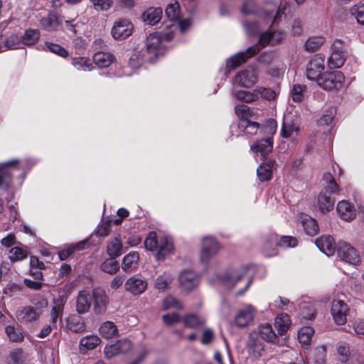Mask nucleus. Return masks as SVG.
<instances>
[{
  "instance_id": "1",
  "label": "nucleus",
  "mask_w": 364,
  "mask_h": 364,
  "mask_svg": "<svg viewBox=\"0 0 364 364\" xmlns=\"http://www.w3.org/2000/svg\"><path fill=\"white\" fill-rule=\"evenodd\" d=\"M248 266H241L240 267L228 269L223 277V284L230 289L235 287L237 284L243 283L242 288L238 291L237 295H242L249 288L252 283V279L247 277Z\"/></svg>"
},
{
  "instance_id": "2",
  "label": "nucleus",
  "mask_w": 364,
  "mask_h": 364,
  "mask_svg": "<svg viewBox=\"0 0 364 364\" xmlns=\"http://www.w3.org/2000/svg\"><path fill=\"white\" fill-rule=\"evenodd\" d=\"M141 50L145 60L151 64L155 63L165 53V48L162 46V35L158 32L149 34L146 40L145 49Z\"/></svg>"
},
{
  "instance_id": "3",
  "label": "nucleus",
  "mask_w": 364,
  "mask_h": 364,
  "mask_svg": "<svg viewBox=\"0 0 364 364\" xmlns=\"http://www.w3.org/2000/svg\"><path fill=\"white\" fill-rule=\"evenodd\" d=\"M345 82V76L340 70L323 72L318 79V86L326 91L337 92L341 90Z\"/></svg>"
},
{
  "instance_id": "4",
  "label": "nucleus",
  "mask_w": 364,
  "mask_h": 364,
  "mask_svg": "<svg viewBox=\"0 0 364 364\" xmlns=\"http://www.w3.org/2000/svg\"><path fill=\"white\" fill-rule=\"evenodd\" d=\"M325 57L321 53L314 55L307 63L306 76L309 80L318 82L325 68Z\"/></svg>"
},
{
  "instance_id": "5",
  "label": "nucleus",
  "mask_w": 364,
  "mask_h": 364,
  "mask_svg": "<svg viewBox=\"0 0 364 364\" xmlns=\"http://www.w3.org/2000/svg\"><path fill=\"white\" fill-rule=\"evenodd\" d=\"M257 81V70L253 66H248L247 68L242 70L235 77V83L245 88L253 87Z\"/></svg>"
},
{
  "instance_id": "6",
  "label": "nucleus",
  "mask_w": 364,
  "mask_h": 364,
  "mask_svg": "<svg viewBox=\"0 0 364 364\" xmlns=\"http://www.w3.org/2000/svg\"><path fill=\"white\" fill-rule=\"evenodd\" d=\"M246 348L249 355L254 358H259L264 355L265 346L259 338L258 333H250L246 343Z\"/></svg>"
},
{
  "instance_id": "7",
  "label": "nucleus",
  "mask_w": 364,
  "mask_h": 364,
  "mask_svg": "<svg viewBox=\"0 0 364 364\" xmlns=\"http://www.w3.org/2000/svg\"><path fill=\"white\" fill-rule=\"evenodd\" d=\"M132 23L125 18L116 21L112 28V35L116 40H124L132 35L133 31Z\"/></svg>"
},
{
  "instance_id": "8",
  "label": "nucleus",
  "mask_w": 364,
  "mask_h": 364,
  "mask_svg": "<svg viewBox=\"0 0 364 364\" xmlns=\"http://www.w3.org/2000/svg\"><path fill=\"white\" fill-rule=\"evenodd\" d=\"M348 312V305L343 301L333 300L332 301L331 313L337 325H343L346 323V316Z\"/></svg>"
},
{
  "instance_id": "9",
  "label": "nucleus",
  "mask_w": 364,
  "mask_h": 364,
  "mask_svg": "<svg viewBox=\"0 0 364 364\" xmlns=\"http://www.w3.org/2000/svg\"><path fill=\"white\" fill-rule=\"evenodd\" d=\"M338 255L346 262L356 264L360 262V256L350 244L341 242L338 246Z\"/></svg>"
},
{
  "instance_id": "10",
  "label": "nucleus",
  "mask_w": 364,
  "mask_h": 364,
  "mask_svg": "<svg viewBox=\"0 0 364 364\" xmlns=\"http://www.w3.org/2000/svg\"><path fill=\"white\" fill-rule=\"evenodd\" d=\"M219 251V245L218 242L211 237H205L203 240L200 260L203 263H206Z\"/></svg>"
},
{
  "instance_id": "11",
  "label": "nucleus",
  "mask_w": 364,
  "mask_h": 364,
  "mask_svg": "<svg viewBox=\"0 0 364 364\" xmlns=\"http://www.w3.org/2000/svg\"><path fill=\"white\" fill-rule=\"evenodd\" d=\"M95 314L101 315L105 313L109 304V298L106 292L101 289H94L92 291Z\"/></svg>"
},
{
  "instance_id": "12",
  "label": "nucleus",
  "mask_w": 364,
  "mask_h": 364,
  "mask_svg": "<svg viewBox=\"0 0 364 364\" xmlns=\"http://www.w3.org/2000/svg\"><path fill=\"white\" fill-rule=\"evenodd\" d=\"M273 149V140L271 137L263 138L255 141L251 146V150L256 156L261 157V159H267V155L272 152Z\"/></svg>"
},
{
  "instance_id": "13",
  "label": "nucleus",
  "mask_w": 364,
  "mask_h": 364,
  "mask_svg": "<svg viewBox=\"0 0 364 364\" xmlns=\"http://www.w3.org/2000/svg\"><path fill=\"white\" fill-rule=\"evenodd\" d=\"M132 348V343L127 339L119 340L116 343L107 346L104 353L107 358L128 352Z\"/></svg>"
},
{
  "instance_id": "14",
  "label": "nucleus",
  "mask_w": 364,
  "mask_h": 364,
  "mask_svg": "<svg viewBox=\"0 0 364 364\" xmlns=\"http://www.w3.org/2000/svg\"><path fill=\"white\" fill-rule=\"evenodd\" d=\"M255 309L252 305H247L238 311L235 317V325L239 328H244L253 321Z\"/></svg>"
},
{
  "instance_id": "15",
  "label": "nucleus",
  "mask_w": 364,
  "mask_h": 364,
  "mask_svg": "<svg viewBox=\"0 0 364 364\" xmlns=\"http://www.w3.org/2000/svg\"><path fill=\"white\" fill-rule=\"evenodd\" d=\"M284 38V33L282 31H267L259 36L258 44L261 48H265L268 45L274 46L280 43Z\"/></svg>"
},
{
  "instance_id": "16",
  "label": "nucleus",
  "mask_w": 364,
  "mask_h": 364,
  "mask_svg": "<svg viewBox=\"0 0 364 364\" xmlns=\"http://www.w3.org/2000/svg\"><path fill=\"white\" fill-rule=\"evenodd\" d=\"M124 288L127 291L133 295H139L147 289V282L146 280L132 276L126 281Z\"/></svg>"
},
{
  "instance_id": "17",
  "label": "nucleus",
  "mask_w": 364,
  "mask_h": 364,
  "mask_svg": "<svg viewBox=\"0 0 364 364\" xmlns=\"http://www.w3.org/2000/svg\"><path fill=\"white\" fill-rule=\"evenodd\" d=\"M143 62H147L145 60V58H143V51L139 50L138 48H135L134 50V53L132 55L129 57L127 65L130 68V71H123L122 73H119L117 75L119 77L127 75L129 76L132 75L133 73V71L139 68Z\"/></svg>"
},
{
  "instance_id": "18",
  "label": "nucleus",
  "mask_w": 364,
  "mask_h": 364,
  "mask_svg": "<svg viewBox=\"0 0 364 364\" xmlns=\"http://www.w3.org/2000/svg\"><path fill=\"white\" fill-rule=\"evenodd\" d=\"M41 314V310L36 309L31 306H27L19 310L16 316L21 322L29 323L37 321Z\"/></svg>"
},
{
  "instance_id": "19",
  "label": "nucleus",
  "mask_w": 364,
  "mask_h": 364,
  "mask_svg": "<svg viewBox=\"0 0 364 364\" xmlns=\"http://www.w3.org/2000/svg\"><path fill=\"white\" fill-rule=\"evenodd\" d=\"M179 282L183 289L190 291L198 285L199 279L194 272L184 270L179 276Z\"/></svg>"
},
{
  "instance_id": "20",
  "label": "nucleus",
  "mask_w": 364,
  "mask_h": 364,
  "mask_svg": "<svg viewBox=\"0 0 364 364\" xmlns=\"http://www.w3.org/2000/svg\"><path fill=\"white\" fill-rule=\"evenodd\" d=\"M316 245L327 256H331L336 251V243L334 239L330 235L321 236L315 241Z\"/></svg>"
},
{
  "instance_id": "21",
  "label": "nucleus",
  "mask_w": 364,
  "mask_h": 364,
  "mask_svg": "<svg viewBox=\"0 0 364 364\" xmlns=\"http://www.w3.org/2000/svg\"><path fill=\"white\" fill-rule=\"evenodd\" d=\"M337 212L340 218L346 221H350L355 218V209L354 206L347 200L338 202Z\"/></svg>"
},
{
  "instance_id": "22",
  "label": "nucleus",
  "mask_w": 364,
  "mask_h": 364,
  "mask_svg": "<svg viewBox=\"0 0 364 364\" xmlns=\"http://www.w3.org/2000/svg\"><path fill=\"white\" fill-rule=\"evenodd\" d=\"M18 161H9L3 167L0 168V188L8 190L11 186L12 178L10 168Z\"/></svg>"
},
{
  "instance_id": "23",
  "label": "nucleus",
  "mask_w": 364,
  "mask_h": 364,
  "mask_svg": "<svg viewBox=\"0 0 364 364\" xmlns=\"http://www.w3.org/2000/svg\"><path fill=\"white\" fill-rule=\"evenodd\" d=\"M258 331L261 338L266 342L271 343H277L279 342V338L270 323H264L260 324Z\"/></svg>"
},
{
  "instance_id": "24",
  "label": "nucleus",
  "mask_w": 364,
  "mask_h": 364,
  "mask_svg": "<svg viewBox=\"0 0 364 364\" xmlns=\"http://www.w3.org/2000/svg\"><path fill=\"white\" fill-rule=\"evenodd\" d=\"M113 54L109 52L98 51L92 57V60L99 68H107L115 60Z\"/></svg>"
},
{
  "instance_id": "25",
  "label": "nucleus",
  "mask_w": 364,
  "mask_h": 364,
  "mask_svg": "<svg viewBox=\"0 0 364 364\" xmlns=\"http://www.w3.org/2000/svg\"><path fill=\"white\" fill-rule=\"evenodd\" d=\"M139 255L136 252H131L126 255L122 262V268L126 272L134 271L139 264Z\"/></svg>"
},
{
  "instance_id": "26",
  "label": "nucleus",
  "mask_w": 364,
  "mask_h": 364,
  "mask_svg": "<svg viewBox=\"0 0 364 364\" xmlns=\"http://www.w3.org/2000/svg\"><path fill=\"white\" fill-rule=\"evenodd\" d=\"M159 248L156 257L158 260H163L166 256L170 255L173 250V245L171 240L166 237H162L160 239Z\"/></svg>"
},
{
  "instance_id": "27",
  "label": "nucleus",
  "mask_w": 364,
  "mask_h": 364,
  "mask_svg": "<svg viewBox=\"0 0 364 364\" xmlns=\"http://www.w3.org/2000/svg\"><path fill=\"white\" fill-rule=\"evenodd\" d=\"M91 306L90 295L86 291L79 292L76 301V310L78 314H83L90 310Z\"/></svg>"
},
{
  "instance_id": "28",
  "label": "nucleus",
  "mask_w": 364,
  "mask_h": 364,
  "mask_svg": "<svg viewBox=\"0 0 364 364\" xmlns=\"http://www.w3.org/2000/svg\"><path fill=\"white\" fill-rule=\"evenodd\" d=\"M162 14V9L160 7L149 8L142 14V18L145 23L154 26L161 20Z\"/></svg>"
},
{
  "instance_id": "29",
  "label": "nucleus",
  "mask_w": 364,
  "mask_h": 364,
  "mask_svg": "<svg viewBox=\"0 0 364 364\" xmlns=\"http://www.w3.org/2000/svg\"><path fill=\"white\" fill-rule=\"evenodd\" d=\"M274 162L275 161H266L257 168V176L260 181H267L272 178Z\"/></svg>"
},
{
  "instance_id": "30",
  "label": "nucleus",
  "mask_w": 364,
  "mask_h": 364,
  "mask_svg": "<svg viewBox=\"0 0 364 364\" xmlns=\"http://www.w3.org/2000/svg\"><path fill=\"white\" fill-rule=\"evenodd\" d=\"M107 253L109 257H118L123 253V245L118 237H114L107 242Z\"/></svg>"
},
{
  "instance_id": "31",
  "label": "nucleus",
  "mask_w": 364,
  "mask_h": 364,
  "mask_svg": "<svg viewBox=\"0 0 364 364\" xmlns=\"http://www.w3.org/2000/svg\"><path fill=\"white\" fill-rule=\"evenodd\" d=\"M291 319L288 314H282L277 316L274 321V326L280 336L284 335L291 325Z\"/></svg>"
},
{
  "instance_id": "32",
  "label": "nucleus",
  "mask_w": 364,
  "mask_h": 364,
  "mask_svg": "<svg viewBox=\"0 0 364 364\" xmlns=\"http://www.w3.org/2000/svg\"><path fill=\"white\" fill-rule=\"evenodd\" d=\"M335 201L334 198L321 192L317 198V206L321 212H328L333 208Z\"/></svg>"
},
{
  "instance_id": "33",
  "label": "nucleus",
  "mask_w": 364,
  "mask_h": 364,
  "mask_svg": "<svg viewBox=\"0 0 364 364\" xmlns=\"http://www.w3.org/2000/svg\"><path fill=\"white\" fill-rule=\"evenodd\" d=\"M323 180L325 182V184L321 192L329 195L338 194L339 193V186L330 173H325L323 176Z\"/></svg>"
},
{
  "instance_id": "34",
  "label": "nucleus",
  "mask_w": 364,
  "mask_h": 364,
  "mask_svg": "<svg viewBox=\"0 0 364 364\" xmlns=\"http://www.w3.org/2000/svg\"><path fill=\"white\" fill-rule=\"evenodd\" d=\"M40 31L38 29H26L21 38L22 44L26 46H32L37 43L40 38Z\"/></svg>"
},
{
  "instance_id": "35",
  "label": "nucleus",
  "mask_w": 364,
  "mask_h": 364,
  "mask_svg": "<svg viewBox=\"0 0 364 364\" xmlns=\"http://www.w3.org/2000/svg\"><path fill=\"white\" fill-rule=\"evenodd\" d=\"M183 321L185 326L190 328H198L203 326L205 323L204 318L193 314L186 315L183 318Z\"/></svg>"
},
{
  "instance_id": "36",
  "label": "nucleus",
  "mask_w": 364,
  "mask_h": 364,
  "mask_svg": "<svg viewBox=\"0 0 364 364\" xmlns=\"http://www.w3.org/2000/svg\"><path fill=\"white\" fill-rule=\"evenodd\" d=\"M297 240L294 237L291 236H282L279 240L277 235L272 237L270 241V245H279L284 247H294L297 245Z\"/></svg>"
},
{
  "instance_id": "37",
  "label": "nucleus",
  "mask_w": 364,
  "mask_h": 364,
  "mask_svg": "<svg viewBox=\"0 0 364 364\" xmlns=\"http://www.w3.org/2000/svg\"><path fill=\"white\" fill-rule=\"evenodd\" d=\"M100 269L109 274H114L119 269V264L116 260V257H109L106 259L100 267Z\"/></svg>"
},
{
  "instance_id": "38",
  "label": "nucleus",
  "mask_w": 364,
  "mask_h": 364,
  "mask_svg": "<svg viewBox=\"0 0 364 364\" xmlns=\"http://www.w3.org/2000/svg\"><path fill=\"white\" fill-rule=\"evenodd\" d=\"M302 225L305 232L309 235H316L318 232L317 222L310 216L304 215L302 218Z\"/></svg>"
},
{
  "instance_id": "39",
  "label": "nucleus",
  "mask_w": 364,
  "mask_h": 364,
  "mask_svg": "<svg viewBox=\"0 0 364 364\" xmlns=\"http://www.w3.org/2000/svg\"><path fill=\"white\" fill-rule=\"evenodd\" d=\"M100 335L106 338H112L118 333L117 326L112 321H106L100 327Z\"/></svg>"
},
{
  "instance_id": "40",
  "label": "nucleus",
  "mask_w": 364,
  "mask_h": 364,
  "mask_svg": "<svg viewBox=\"0 0 364 364\" xmlns=\"http://www.w3.org/2000/svg\"><path fill=\"white\" fill-rule=\"evenodd\" d=\"M68 326L69 329L75 333H82L85 329V325L82 317L79 316H72L68 319Z\"/></svg>"
},
{
  "instance_id": "41",
  "label": "nucleus",
  "mask_w": 364,
  "mask_h": 364,
  "mask_svg": "<svg viewBox=\"0 0 364 364\" xmlns=\"http://www.w3.org/2000/svg\"><path fill=\"white\" fill-rule=\"evenodd\" d=\"M238 127L248 134H255L261 126L258 122L244 119L240 121Z\"/></svg>"
},
{
  "instance_id": "42",
  "label": "nucleus",
  "mask_w": 364,
  "mask_h": 364,
  "mask_svg": "<svg viewBox=\"0 0 364 364\" xmlns=\"http://www.w3.org/2000/svg\"><path fill=\"white\" fill-rule=\"evenodd\" d=\"M314 329L309 326L301 328L298 332V339L303 346H309L314 335Z\"/></svg>"
},
{
  "instance_id": "43",
  "label": "nucleus",
  "mask_w": 364,
  "mask_h": 364,
  "mask_svg": "<svg viewBox=\"0 0 364 364\" xmlns=\"http://www.w3.org/2000/svg\"><path fill=\"white\" fill-rule=\"evenodd\" d=\"M41 26L48 31H55L60 25L58 16L54 14H49L47 17L41 19Z\"/></svg>"
},
{
  "instance_id": "44",
  "label": "nucleus",
  "mask_w": 364,
  "mask_h": 364,
  "mask_svg": "<svg viewBox=\"0 0 364 364\" xmlns=\"http://www.w3.org/2000/svg\"><path fill=\"white\" fill-rule=\"evenodd\" d=\"M235 98L241 102L250 103L259 99L257 92L238 90L234 93Z\"/></svg>"
},
{
  "instance_id": "45",
  "label": "nucleus",
  "mask_w": 364,
  "mask_h": 364,
  "mask_svg": "<svg viewBox=\"0 0 364 364\" xmlns=\"http://www.w3.org/2000/svg\"><path fill=\"white\" fill-rule=\"evenodd\" d=\"M324 41V38L321 36L310 37L305 43V50L308 52H315L320 48Z\"/></svg>"
},
{
  "instance_id": "46",
  "label": "nucleus",
  "mask_w": 364,
  "mask_h": 364,
  "mask_svg": "<svg viewBox=\"0 0 364 364\" xmlns=\"http://www.w3.org/2000/svg\"><path fill=\"white\" fill-rule=\"evenodd\" d=\"M101 341L97 336L90 335L82 338L80 341L81 347L87 350H93L100 345Z\"/></svg>"
},
{
  "instance_id": "47",
  "label": "nucleus",
  "mask_w": 364,
  "mask_h": 364,
  "mask_svg": "<svg viewBox=\"0 0 364 364\" xmlns=\"http://www.w3.org/2000/svg\"><path fill=\"white\" fill-rule=\"evenodd\" d=\"M173 280V277L168 272H164L159 275L155 282V287L159 290H165L168 288L169 284Z\"/></svg>"
},
{
  "instance_id": "48",
  "label": "nucleus",
  "mask_w": 364,
  "mask_h": 364,
  "mask_svg": "<svg viewBox=\"0 0 364 364\" xmlns=\"http://www.w3.org/2000/svg\"><path fill=\"white\" fill-rule=\"evenodd\" d=\"M346 60V52L332 51L331 56L328 58L329 64L334 68H339L342 67Z\"/></svg>"
},
{
  "instance_id": "49",
  "label": "nucleus",
  "mask_w": 364,
  "mask_h": 364,
  "mask_svg": "<svg viewBox=\"0 0 364 364\" xmlns=\"http://www.w3.org/2000/svg\"><path fill=\"white\" fill-rule=\"evenodd\" d=\"M247 59L244 57V55L240 52L236 53L235 55L230 57L227 62V67L228 70H235L237 68L240 67L242 64L247 62Z\"/></svg>"
},
{
  "instance_id": "50",
  "label": "nucleus",
  "mask_w": 364,
  "mask_h": 364,
  "mask_svg": "<svg viewBox=\"0 0 364 364\" xmlns=\"http://www.w3.org/2000/svg\"><path fill=\"white\" fill-rule=\"evenodd\" d=\"M27 256V251L19 247H14L9 250V258L13 262L23 260L26 259Z\"/></svg>"
},
{
  "instance_id": "51",
  "label": "nucleus",
  "mask_w": 364,
  "mask_h": 364,
  "mask_svg": "<svg viewBox=\"0 0 364 364\" xmlns=\"http://www.w3.org/2000/svg\"><path fill=\"white\" fill-rule=\"evenodd\" d=\"M64 309V304L63 299L55 301V305L53 306L50 312V319L53 324H55L58 318H61Z\"/></svg>"
},
{
  "instance_id": "52",
  "label": "nucleus",
  "mask_w": 364,
  "mask_h": 364,
  "mask_svg": "<svg viewBox=\"0 0 364 364\" xmlns=\"http://www.w3.org/2000/svg\"><path fill=\"white\" fill-rule=\"evenodd\" d=\"M165 13L166 16L171 21L178 20L180 16L179 4L177 1H176L174 4H169L165 9Z\"/></svg>"
},
{
  "instance_id": "53",
  "label": "nucleus",
  "mask_w": 364,
  "mask_h": 364,
  "mask_svg": "<svg viewBox=\"0 0 364 364\" xmlns=\"http://www.w3.org/2000/svg\"><path fill=\"white\" fill-rule=\"evenodd\" d=\"M45 48L53 53H55L62 58H67L69 55L68 51L63 46L51 42H45Z\"/></svg>"
},
{
  "instance_id": "54",
  "label": "nucleus",
  "mask_w": 364,
  "mask_h": 364,
  "mask_svg": "<svg viewBox=\"0 0 364 364\" xmlns=\"http://www.w3.org/2000/svg\"><path fill=\"white\" fill-rule=\"evenodd\" d=\"M90 1L92 4L93 8L97 11H107L114 4L113 0H90Z\"/></svg>"
},
{
  "instance_id": "55",
  "label": "nucleus",
  "mask_w": 364,
  "mask_h": 364,
  "mask_svg": "<svg viewBox=\"0 0 364 364\" xmlns=\"http://www.w3.org/2000/svg\"><path fill=\"white\" fill-rule=\"evenodd\" d=\"M6 333L10 341L12 342H21L23 339V336L20 329L16 328L13 326H8L6 328Z\"/></svg>"
},
{
  "instance_id": "56",
  "label": "nucleus",
  "mask_w": 364,
  "mask_h": 364,
  "mask_svg": "<svg viewBox=\"0 0 364 364\" xmlns=\"http://www.w3.org/2000/svg\"><path fill=\"white\" fill-rule=\"evenodd\" d=\"M336 114V109L331 107L326 109L324 114L319 118L317 123L319 126H325L330 124L333 120Z\"/></svg>"
},
{
  "instance_id": "57",
  "label": "nucleus",
  "mask_w": 364,
  "mask_h": 364,
  "mask_svg": "<svg viewBox=\"0 0 364 364\" xmlns=\"http://www.w3.org/2000/svg\"><path fill=\"white\" fill-rule=\"evenodd\" d=\"M337 353L339 356V360L346 363L350 357V348L348 343L345 342H340L337 346Z\"/></svg>"
},
{
  "instance_id": "58",
  "label": "nucleus",
  "mask_w": 364,
  "mask_h": 364,
  "mask_svg": "<svg viewBox=\"0 0 364 364\" xmlns=\"http://www.w3.org/2000/svg\"><path fill=\"white\" fill-rule=\"evenodd\" d=\"M171 309L181 310L183 309V305L177 299L169 296L164 300L163 309L168 310Z\"/></svg>"
},
{
  "instance_id": "59",
  "label": "nucleus",
  "mask_w": 364,
  "mask_h": 364,
  "mask_svg": "<svg viewBox=\"0 0 364 364\" xmlns=\"http://www.w3.org/2000/svg\"><path fill=\"white\" fill-rule=\"evenodd\" d=\"M306 87L304 85L295 84L291 90V97L293 101L300 102L304 100V92Z\"/></svg>"
},
{
  "instance_id": "60",
  "label": "nucleus",
  "mask_w": 364,
  "mask_h": 364,
  "mask_svg": "<svg viewBox=\"0 0 364 364\" xmlns=\"http://www.w3.org/2000/svg\"><path fill=\"white\" fill-rule=\"evenodd\" d=\"M299 129L294 124L284 123L281 130V135L284 138H289L294 134H298Z\"/></svg>"
},
{
  "instance_id": "61",
  "label": "nucleus",
  "mask_w": 364,
  "mask_h": 364,
  "mask_svg": "<svg viewBox=\"0 0 364 364\" xmlns=\"http://www.w3.org/2000/svg\"><path fill=\"white\" fill-rule=\"evenodd\" d=\"M144 246L146 250L154 251L157 249L158 240L156 233L155 232H150L144 240Z\"/></svg>"
},
{
  "instance_id": "62",
  "label": "nucleus",
  "mask_w": 364,
  "mask_h": 364,
  "mask_svg": "<svg viewBox=\"0 0 364 364\" xmlns=\"http://www.w3.org/2000/svg\"><path fill=\"white\" fill-rule=\"evenodd\" d=\"M260 128L264 134L268 135H273L277 132V121L272 118H269L265 121L264 124L262 125Z\"/></svg>"
},
{
  "instance_id": "63",
  "label": "nucleus",
  "mask_w": 364,
  "mask_h": 364,
  "mask_svg": "<svg viewBox=\"0 0 364 364\" xmlns=\"http://www.w3.org/2000/svg\"><path fill=\"white\" fill-rule=\"evenodd\" d=\"M255 92H257V94H259L261 97L271 101L275 99L276 92L271 88H267L264 87H257L255 89Z\"/></svg>"
},
{
  "instance_id": "64",
  "label": "nucleus",
  "mask_w": 364,
  "mask_h": 364,
  "mask_svg": "<svg viewBox=\"0 0 364 364\" xmlns=\"http://www.w3.org/2000/svg\"><path fill=\"white\" fill-rule=\"evenodd\" d=\"M326 348L324 346L315 349L314 364H326Z\"/></svg>"
}]
</instances>
